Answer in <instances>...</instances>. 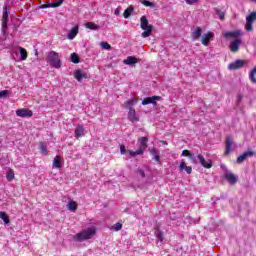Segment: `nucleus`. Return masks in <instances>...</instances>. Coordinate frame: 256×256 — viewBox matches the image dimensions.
Listing matches in <instances>:
<instances>
[{"instance_id":"f257e3e1","label":"nucleus","mask_w":256,"mask_h":256,"mask_svg":"<svg viewBox=\"0 0 256 256\" xmlns=\"http://www.w3.org/2000/svg\"><path fill=\"white\" fill-rule=\"evenodd\" d=\"M241 35H243L242 30L228 31L223 34V37H225V39H235L230 43V51L232 53H237L239 51V47L242 41L241 38L237 37H241Z\"/></svg>"},{"instance_id":"f03ea898","label":"nucleus","mask_w":256,"mask_h":256,"mask_svg":"<svg viewBox=\"0 0 256 256\" xmlns=\"http://www.w3.org/2000/svg\"><path fill=\"white\" fill-rule=\"evenodd\" d=\"M96 233H97V228L90 227V228L83 230L80 233H77L74 236V239H75V241H79L81 243V241H87L88 239H92L93 236L96 235Z\"/></svg>"},{"instance_id":"7ed1b4c3","label":"nucleus","mask_w":256,"mask_h":256,"mask_svg":"<svg viewBox=\"0 0 256 256\" xmlns=\"http://www.w3.org/2000/svg\"><path fill=\"white\" fill-rule=\"evenodd\" d=\"M140 28L144 31L141 34L143 39H147V37H151L153 33V25L149 24V20L147 16H141L140 18Z\"/></svg>"},{"instance_id":"20e7f679","label":"nucleus","mask_w":256,"mask_h":256,"mask_svg":"<svg viewBox=\"0 0 256 256\" xmlns=\"http://www.w3.org/2000/svg\"><path fill=\"white\" fill-rule=\"evenodd\" d=\"M47 62L51 67H54L55 69L61 68V59H59V53L55 51H50L47 53Z\"/></svg>"},{"instance_id":"39448f33","label":"nucleus","mask_w":256,"mask_h":256,"mask_svg":"<svg viewBox=\"0 0 256 256\" xmlns=\"http://www.w3.org/2000/svg\"><path fill=\"white\" fill-rule=\"evenodd\" d=\"M9 15H11V7L9 5H4L2 15V31L4 33L7 29V23H9Z\"/></svg>"},{"instance_id":"423d86ee","label":"nucleus","mask_w":256,"mask_h":256,"mask_svg":"<svg viewBox=\"0 0 256 256\" xmlns=\"http://www.w3.org/2000/svg\"><path fill=\"white\" fill-rule=\"evenodd\" d=\"M255 21H256V11L251 12L246 17V25H245L246 31H253V23H255Z\"/></svg>"},{"instance_id":"0eeeda50","label":"nucleus","mask_w":256,"mask_h":256,"mask_svg":"<svg viewBox=\"0 0 256 256\" xmlns=\"http://www.w3.org/2000/svg\"><path fill=\"white\" fill-rule=\"evenodd\" d=\"M242 67H245V61L241 59H237L228 65L229 71H237L238 69H242Z\"/></svg>"},{"instance_id":"6e6552de","label":"nucleus","mask_w":256,"mask_h":256,"mask_svg":"<svg viewBox=\"0 0 256 256\" xmlns=\"http://www.w3.org/2000/svg\"><path fill=\"white\" fill-rule=\"evenodd\" d=\"M253 156H255V151H253V150L246 151L237 158L236 163L238 165H241V163H243V161H245V160L249 159V157H253Z\"/></svg>"},{"instance_id":"1a4fd4ad","label":"nucleus","mask_w":256,"mask_h":256,"mask_svg":"<svg viewBox=\"0 0 256 256\" xmlns=\"http://www.w3.org/2000/svg\"><path fill=\"white\" fill-rule=\"evenodd\" d=\"M157 101H161V96L146 97L142 100V105H157Z\"/></svg>"},{"instance_id":"9d476101","label":"nucleus","mask_w":256,"mask_h":256,"mask_svg":"<svg viewBox=\"0 0 256 256\" xmlns=\"http://www.w3.org/2000/svg\"><path fill=\"white\" fill-rule=\"evenodd\" d=\"M214 38H215V34H213V32H208L202 36L201 43L202 45L207 47L211 42V39H214Z\"/></svg>"},{"instance_id":"9b49d317","label":"nucleus","mask_w":256,"mask_h":256,"mask_svg":"<svg viewBox=\"0 0 256 256\" xmlns=\"http://www.w3.org/2000/svg\"><path fill=\"white\" fill-rule=\"evenodd\" d=\"M138 141L140 143L138 150L142 151V154H144L147 147H149V145L147 144V143H149V138L148 137H140L138 139Z\"/></svg>"},{"instance_id":"f8f14e48","label":"nucleus","mask_w":256,"mask_h":256,"mask_svg":"<svg viewBox=\"0 0 256 256\" xmlns=\"http://www.w3.org/2000/svg\"><path fill=\"white\" fill-rule=\"evenodd\" d=\"M197 159L200 165H202V167H204L205 169H211V167H213V164L211 163V161L209 162L205 161V157L203 156V154H198Z\"/></svg>"},{"instance_id":"ddd939ff","label":"nucleus","mask_w":256,"mask_h":256,"mask_svg":"<svg viewBox=\"0 0 256 256\" xmlns=\"http://www.w3.org/2000/svg\"><path fill=\"white\" fill-rule=\"evenodd\" d=\"M63 1L64 0H58L56 2H53V3H47V4H42L40 6L41 9H49V8H57V7H61V5H63Z\"/></svg>"},{"instance_id":"4468645a","label":"nucleus","mask_w":256,"mask_h":256,"mask_svg":"<svg viewBox=\"0 0 256 256\" xmlns=\"http://www.w3.org/2000/svg\"><path fill=\"white\" fill-rule=\"evenodd\" d=\"M17 117H33V111L25 108L16 110Z\"/></svg>"},{"instance_id":"2eb2a0df","label":"nucleus","mask_w":256,"mask_h":256,"mask_svg":"<svg viewBox=\"0 0 256 256\" xmlns=\"http://www.w3.org/2000/svg\"><path fill=\"white\" fill-rule=\"evenodd\" d=\"M128 119L131 121V123H139V117H137V112L134 110V108H130L128 112Z\"/></svg>"},{"instance_id":"dca6fc26","label":"nucleus","mask_w":256,"mask_h":256,"mask_svg":"<svg viewBox=\"0 0 256 256\" xmlns=\"http://www.w3.org/2000/svg\"><path fill=\"white\" fill-rule=\"evenodd\" d=\"M179 170L186 171L188 175H191V173H193V168L191 166H187V164L185 163V160H181L179 165Z\"/></svg>"},{"instance_id":"f3484780","label":"nucleus","mask_w":256,"mask_h":256,"mask_svg":"<svg viewBox=\"0 0 256 256\" xmlns=\"http://www.w3.org/2000/svg\"><path fill=\"white\" fill-rule=\"evenodd\" d=\"M225 179L230 183V185H235L238 183L239 179H237V176L233 173H226L225 174Z\"/></svg>"},{"instance_id":"a211bd4d","label":"nucleus","mask_w":256,"mask_h":256,"mask_svg":"<svg viewBox=\"0 0 256 256\" xmlns=\"http://www.w3.org/2000/svg\"><path fill=\"white\" fill-rule=\"evenodd\" d=\"M150 154L152 155V159L154 161H156V163H160L161 161V156L159 155V151L157 150V148H151L150 149Z\"/></svg>"},{"instance_id":"6ab92c4d","label":"nucleus","mask_w":256,"mask_h":256,"mask_svg":"<svg viewBox=\"0 0 256 256\" xmlns=\"http://www.w3.org/2000/svg\"><path fill=\"white\" fill-rule=\"evenodd\" d=\"M79 34V26H74L68 33L67 39L73 40Z\"/></svg>"},{"instance_id":"aec40b11","label":"nucleus","mask_w":256,"mask_h":256,"mask_svg":"<svg viewBox=\"0 0 256 256\" xmlns=\"http://www.w3.org/2000/svg\"><path fill=\"white\" fill-rule=\"evenodd\" d=\"M231 147H233V139L228 136L226 138V150H225V155H230L231 154Z\"/></svg>"},{"instance_id":"412c9836","label":"nucleus","mask_w":256,"mask_h":256,"mask_svg":"<svg viewBox=\"0 0 256 256\" xmlns=\"http://www.w3.org/2000/svg\"><path fill=\"white\" fill-rule=\"evenodd\" d=\"M201 33H203V30L201 27H196L195 31L192 32V38L194 41H199L201 39Z\"/></svg>"},{"instance_id":"4be33fe9","label":"nucleus","mask_w":256,"mask_h":256,"mask_svg":"<svg viewBox=\"0 0 256 256\" xmlns=\"http://www.w3.org/2000/svg\"><path fill=\"white\" fill-rule=\"evenodd\" d=\"M53 167L54 169H61V167H63V162L61 161V157L59 156L54 157Z\"/></svg>"},{"instance_id":"5701e85b","label":"nucleus","mask_w":256,"mask_h":256,"mask_svg":"<svg viewBox=\"0 0 256 256\" xmlns=\"http://www.w3.org/2000/svg\"><path fill=\"white\" fill-rule=\"evenodd\" d=\"M124 63L125 65H135V63H139V60L136 57L128 56Z\"/></svg>"},{"instance_id":"b1692460","label":"nucleus","mask_w":256,"mask_h":256,"mask_svg":"<svg viewBox=\"0 0 256 256\" xmlns=\"http://www.w3.org/2000/svg\"><path fill=\"white\" fill-rule=\"evenodd\" d=\"M181 156L188 157L192 163H195V156L189 150H183Z\"/></svg>"},{"instance_id":"393cba45","label":"nucleus","mask_w":256,"mask_h":256,"mask_svg":"<svg viewBox=\"0 0 256 256\" xmlns=\"http://www.w3.org/2000/svg\"><path fill=\"white\" fill-rule=\"evenodd\" d=\"M39 150L42 155H49V150L47 149V144H45V142H40Z\"/></svg>"},{"instance_id":"a878e982","label":"nucleus","mask_w":256,"mask_h":256,"mask_svg":"<svg viewBox=\"0 0 256 256\" xmlns=\"http://www.w3.org/2000/svg\"><path fill=\"white\" fill-rule=\"evenodd\" d=\"M85 128L83 126H78L75 129V137L76 139H79V137H83Z\"/></svg>"},{"instance_id":"bb28decb","label":"nucleus","mask_w":256,"mask_h":256,"mask_svg":"<svg viewBox=\"0 0 256 256\" xmlns=\"http://www.w3.org/2000/svg\"><path fill=\"white\" fill-rule=\"evenodd\" d=\"M19 51H20L21 61H27V57H29L27 50L23 47H19Z\"/></svg>"},{"instance_id":"cd10ccee","label":"nucleus","mask_w":256,"mask_h":256,"mask_svg":"<svg viewBox=\"0 0 256 256\" xmlns=\"http://www.w3.org/2000/svg\"><path fill=\"white\" fill-rule=\"evenodd\" d=\"M6 179L7 181H13L15 179V172L13 169L9 168L6 172Z\"/></svg>"},{"instance_id":"c85d7f7f","label":"nucleus","mask_w":256,"mask_h":256,"mask_svg":"<svg viewBox=\"0 0 256 256\" xmlns=\"http://www.w3.org/2000/svg\"><path fill=\"white\" fill-rule=\"evenodd\" d=\"M86 29H90L91 31H97L99 29V25L93 23V22H87L85 24Z\"/></svg>"},{"instance_id":"c756f323","label":"nucleus","mask_w":256,"mask_h":256,"mask_svg":"<svg viewBox=\"0 0 256 256\" xmlns=\"http://www.w3.org/2000/svg\"><path fill=\"white\" fill-rule=\"evenodd\" d=\"M140 3L144 5V7H150L151 9H155V3L149 0H140Z\"/></svg>"},{"instance_id":"7c9ffc66","label":"nucleus","mask_w":256,"mask_h":256,"mask_svg":"<svg viewBox=\"0 0 256 256\" xmlns=\"http://www.w3.org/2000/svg\"><path fill=\"white\" fill-rule=\"evenodd\" d=\"M133 11H135V9L133 7H128L124 13H123V17L124 19H129V17H131V13H133Z\"/></svg>"},{"instance_id":"2f4dec72","label":"nucleus","mask_w":256,"mask_h":256,"mask_svg":"<svg viewBox=\"0 0 256 256\" xmlns=\"http://www.w3.org/2000/svg\"><path fill=\"white\" fill-rule=\"evenodd\" d=\"M74 77L77 81H79V83H81L83 81V72H81V70H76L74 72Z\"/></svg>"},{"instance_id":"473e14b6","label":"nucleus","mask_w":256,"mask_h":256,"mask_svg":"<svg viewBox=\"0 0 256 256\" xmlns=\"http://www.w3.org/2000/svg\"><path fill=\"white\" fill-rule=\"evenodd\" d=\"M0 219H2V221H4L6 225H8V223H11L9 216L5 212H0Z\"/></svg>"},{"instance_id":"72a5a7b5","label":"nucleus","mask_w":256,"mask_h":256,"mask_svg":"<svg viewBox=\"0 0 256 256\" xmlns=\"http://www.w3.org/2000/svg\"><path fill=\"white\" fill-rule=\"evenodd\" d=\"M128 153L131 157H137V155H143V151L139 150V148L136 151L128 150Z\"/></svg>"},{"instance_id":"f704fd0d","label":"nucleus","mask_w":256,"mask_h":256,"mask_svg":"<svg viewBox=\"0 0 256 256\" xmlns=\"http://www.w3.org/2000/svg\"><path fill=\"white\" fill-rule=\"evenodd\" d=\"M77 210V202L70 201L68 203V211H76Z\"/></svg>"},{"instance_id":"c9c22d12","label":"nucleus","mask_w":256,"mask_h":256,"mask_svg":"<svg viewBox=\"0 0 256 256\" xmlns=\"http://www.w3.org/2000/svg\"><path fill=\"white\" fill-rule=\"evenodd\" d=\"M71 61H72V63H75V64H77V63H79V55H77V53H72L71 54Z\"/></svg>"},{"instance_id":"e433bc0d","label":"nucleus","mask_w":256,"mask_h":256,"mask_svg":"<svg viewBox=\"0 0 256 256\" xmlns=\"http://www.w3.org/2000/svg\"><path fill=\"white\" fill-rule=\"evenodd\" d=\"M100 45L103 49H106L107 51H109L111 49V44H109L107 42H101Z\"/></svg>"},{"instance_id":"4c0bfd02","label":"nucleus","mask_w":256,"mask_h":256,"mask_svg":"<svg viewBox=\"0 0 256 256\" xmlns=\"http://www.w3.org/2000/svg\"><path fill=\"white\" fill-rule=\"evenodd\" d=\"M133 103H135V99L128 100V101L126 102V107H127V109H129V110L133 109Z\"/></svg>"},{"instance_id":"58836bf2","label":"nucleus","mask_w":256,"mask_h":256,"mask_svg":"<svg viewBox=\"0 0 256 256\" xmlns=\"http://www.w3.org/2000/svg\"><path fill=\"white\" fill-rule=\"evenodd\" d=\"M217 15H218L220 21L225 20V12H222L221 10H217Z\"/></svg>"},{"instance_id":"ea45409f","label":"nucleus","mask_w":256,"mask_h":256,"mask_svg":"<svg viewBox=\"0 0 256 256\" xmlns=\"http://www.w3.org/2000/svg\"><path fill=\"white\" fill-rule=\"evenodd\" d=\"M7 95H9V91L8 90L0 91V99H3L5 97H7Z\"/></svg>"},{"instance_id":"a19ab883","label":"nucleus","mask_w":256,"mask_h":256,"mask_svg":"<svg viewBox=\"0 0 256 256\" xmlns=\"http://www.w3.org/2000/svg\"><path fill=\"white\" fill-rule=\"evenodd\" d=\"M129 150L125 148V145H120V153L121 155H125V153H128Z\"/></svg>"},{"instance_id":"79ce46f5","label":"nucleus","mask_w":256,"mask_h":256,"mask_svg":"<svg viewBox=\"0 0 256 256\" xmlns=\"http://www.w3.org/2000/svg\"><path fill=\"white\" fill-rule=\"evenodd\" d=\"M114 229L116 230V231H121V229H123V224H121V223H116L115 225H114Z\"/></svg>"},{"instance_id":"37998d69","label":"nucleus","mask_w":256,"mask_h":256,"mask_svg":"<svg viewBox=\"0 0 256 256\" xmlns=\"http://www.w3.org/2000/svg\"><path fill=\"white\" fill-rule=\"evenodd\" d=\"M187 5H194V3H199V0H185Z\"/></svg>"},{"instance_id":"c03bdc74","label":"nucleus","mask_w":256,"mask_h":256,"mask_svg":"<svg viewBox=\"0 0 256 256\" xmlns=\"http://www.w3.org/2000/svg\"><path fill=\"white\" fill-rule=\"evenodd\" d=\"M137 173H139V175H141V177L145 179V171L143 169H138Z\"/></svg>"},{"instance_id":"a18cd8bd","label":"nucleus","mask_w":256,"mask_h":256,"mask_svg":"<svg viewBox=\"0 0 256 256\" xmlns=\"http://www.w3.org/2000/svg\"><path fill=\"white\" fill-rule=\"evenodd\" d=\"M157 237H158V239H159L160 241H163V233H162V232H159V233L157 234Z\"/></svg>"},{"instance_id":"49530a36","label":"nucleus","mask_w":256,"mask_h":256,"mask_svg":"<svg viewBox=\"0 0 256 256\" xmlns=\"http://www.w3.org/2000/svg\"><path fill=\"white\" fill-rule=\"evenodd\" d=\"M82 79H89V75H87V73H82Z\"/></svg>"},{"instance_id":"de8ad7c7","label":"nucleus","mask_w":256,"mask_h":256,"mask_svg":"<svg viewBox=\"0 0 256 256\" xmlns=\"http://www.w3.org/2000/svg\"><path fill=\"white\" fill-rule=\"evenodd\" d=\"M238 99L241 101V99H243V95L239 94Z\"/></svg>"},{"instance_id":"09e8293b","label":"nucleus","mask_w":256,"mask_h":256,"mask_svg":"<svg viewBox=\"0 0 256 256\" xmlns=\"http://www.w3.org/2000/svg\"><path fill=\"white\" fill-rule=\"evenodd\" d=\"M35 55H36V57H38V56H39V52L36 51V52H35Z\"/></svg>"},{"instance_id":"8fccbe9b","label":"nucleus","mask_w":256,"mask_h":256,"mask_svg":"<svg viewBox=\"0 0 256 256\" xmlns=\"http://www.w3.org/2000/svg\"><path fill=\"white\" fill-rule=\"evenodd\" d=\"M163 145H167V141H162Z\"/></svg>"},{"instance_id":"3c124183","label":"nucleus","mask_w":256,"mask_h":256,"mask_svg":"<svg viewBox=\"0 0 256 256\" xmlns=\"http://www.w3.org/2000/svg\"><path fill=\"white\" fill-rule=\"evenodd\" d=\"M3 145V142L0 140V149H1V146Z\"/></svg>"},{"instance_id":"603ef678","label":"nucleus","mask_w":256,"mask_h":256,"mask_svg":"<svg viewBox=\"0 0 256 256\" xmlns=\"http://www.w3.org/2000/svg\"><path fill=\"white\" fill-rule=\"evenodd\" d=\"M115 15H119V12L117 10L115 11Z\"/></svg>"},{"instance_id":"864d4df0","label":"nucleus","mask_w":256,"mask_h":256,"mask_svg":"<svg viewBox=\"0 0 256 256\" xmlns=\"http://www.w3.org/2000/svg\"><path fill=\"white\" fill-rule=\"evenodd\" d=\"M252 1H254V3H256V0H252Z\"/></svg>"}]
</instances>
